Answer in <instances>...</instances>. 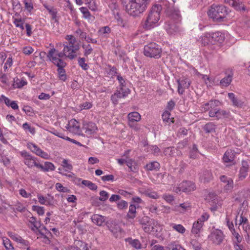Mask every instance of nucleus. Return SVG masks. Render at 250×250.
<instances>
[{
  "label": "nucleus",
  "instance_id": "42",
  "mask_svg": "<svg viewBox=\"0 0 250 250\" xmlns=\"http://www.w3.org/2000/svg\"><path fill=\"white\" fill-rule=\"evenodd\" d=\"M27 83V82L24 79H18L14 81L13 86L15 88H21L23 86L26 85Z\"/></svg>",
  "mask_w": 250,
  "mask_h": 250
},
{
  "label": "nucleus",
  "instance_id": "43",
  "mask_svg": "<svg viewBox=\"0 0 250 250\" xmlns=\"http://www.w3.org/2000/svg\"><path fill=\"white\" fill-rule=\"evenodd\" d=\"M61 166L65 170V172H70L73 169V166L68 163V161L66 159H63Z\"/></svg>",
  "mask_w": 250,
  "mask_h": 250
},
{
  "label": "nucleus",
  "instance_id": "53",
  "mask_svg": "<svg viewBox=\"0 0 250 250\" xmlns=\"http://www.w3.org/2000/svg\"><path fill=\"white\" fill-rule=\"evenodd\" d=\"M37 231L39 232V233L44 237L46 238L47 237V236L48 234H50V232L46 228V227L43 226L42 225V227L41 228L37 230Z\"/></svg>",
  "mask_w": 250,
  "mask_h": 250
},
{
  "label": "nucleus",
  "instance_id": "14",
  "mask_svg": "<svg viewBox=\"0 0 250 250\" xmlns=\"http://www.w3.org/2000/svg\"><path fill=\"white\" fill-rule=\"evenodd\" d=\"M27 146L32 152L35 153L37 155H38L45 159H48L49 158V156L48 153L42 150L35 144L32 143H29L27 144Z\"/></svg>",
  "mask_w": 250,
  "mask_h": 250
},
{
  "label": "nucleus",
  "instance_id": "21",
  "mask_svg": "<svg viewBox=\"0 0 250 250\" xmlns=\"http://www.w3.org/2000/svg\"><path fill=\"white\" fill-rule=\"evenodd\" d=\"M128 120V125L129 126H133V123L134 122H139L141 120V115L140 114L136 111L130 112L127 116Z\"/></svg>",
  "mask_w": 250,
  "mask_h": 250
},
{
  "label": "nucleus",
  "instance_id": "17",
  "mask_svg": "<svg viewBox=\"0 0 250 250\" xmlns=\"http://www.w3.org/2000/svg\"><path fill=\"white\" fill-rule=\"evenodd\" d=\"M180 188L182 192H188L194 190L196 187L192 182L185 181L180 184Z\"/></svg>",
  "mask_w": 250,
  "mask_h": 250
},
{
  "label": "nucleus",
  "instance_id": "40",
  "mask_svg": "<svg viewBox=\"0 0 250 250\" xmlns=\"http://www.w3.org/2000/svg\"><path fill=\"white\" fill-rule=\"evenodd\" d=\"M2 243L6 250H14V248L8 238L6 237H3Z\"/></svg>",
  "mask_w": 250,
  "mask_h": 250
},
{
  "label": "nucleus",
  "instance_id": "64",
  "mask_svg": "<svg viewBox=\"0 0 250 250\" xmlns=\"http://www.w3.org/2000/svg\"><path fill=\"white\" fill-rule=\"evenodd\" d=\"M151 250H170V249L168 247H164L160 245H154Z\"/></svg>",
  "mask_w": 250,
  "mask_h": 250
},
{
  "label": "nucleus",
  "instance_id": "31",
  "mask_svg": "<svg viewBox=\"0 0 250 250\" xmlns=\"http://www.w3.org/2000/svg\"><path fill=\"white\" fill-rule=\"evenodd\" d=\"M203 225L197 221L195 222L192 226L191 232L194 234H198L200 233L202 229Z\"/></svg>",
  "mask_w": 250,
  "mask_h": 250
},
{
  "label": "nucleus",
  "instance_id": "38",
  "mask_svg": "<svg viewBox=\"0 0 250 250\" xmlns=\"http://www.w3.org/2000/svg\"><path fill=\"white\" fill-rule=\"evenodd\" d=\"M232 75L229 74L221 80L220 85L222 86H228L232 81Z\"/></svg>",
  "mask_w": 250,
  "mask_h": 250
},
{
  "label": "nucleus",
  "instance_id": "47",
  "mask_svg": "<svg viewBox=\"0 0 250 250\" xmlns=\"http://www.w3.org/2000/svg\"><path fill=\"white\" fill-rule=\"evenodd\" d=\"M146 167L148 170H153L158 169L160 167V164L157 162H153L147 164Z\"/></svg>",
  "mask_w": 250,
  "mask_h": 250
},
{
  "label": "nucleus",
  "instance_id": "60",
  "mask_svg": "<svg viewBox=\"0 0 250 250\" xmlns=\"http://www.w3.org/2000/svg\"><path fill=\"white\" fill-rule=\"evenodd\" d=\"M190 244L192 246V248L194 250H201V244L197 241L196 240L192 239L190 241Z\"/></svg>",
  "mask_w": 250,
  "mask_h": 250
},
{
  "label": "nucleus",
  "instance_id": "9",
  "mask_svg": "<svg viewBox=\"0 0 250 250\" xmlns=\"http://www.w3.org/2000/svg\"><path fill=\"white\" fill-rule=\"evenodd\" d=\"M220 104V103L218 100H210L208 102L203 104L201 107L203 111H208V116L212 117L211 113L216 112V110L218 109L217 107Z\"/></svg>",
  "mask_w": 250,
  "mask_h": 250
},
{
  "label": "nucleus",
  "instance_id": "62",
  "mask_svg": "<svg viewBox=\"0 0 250 250\" xmlns=\"http://www.w3.org/2000/svg\"><path fill=\"white\" fill-rule=\"evenodd\" d=\"M128 206V203L125 200H121L117 203V207L120 209H126Z\"/></svg>",
  "mask_w": 250,
  "mask_h": 250
},
{
  "label": "nucleus",
  "instance_id": "2",
  "mask_svg": "<svg viewBox=\"0 0 250 250\" xmlns=\"http://www.w3.org/2000/svg\"><path fill=\"white\" fill-rule=\"evenodd\" d=\"M149 0H129L126 5L128 14L133 17H138L146 9Z\"/></svg>",
  "mask_w": 250,
  "mask_h": 250
},
{
  "label": "nucleus",
  "instance_id": "35",
  "mask_svg": "<svg viewBox=\"0 0 250 250\" xmlns=\"http://www.w3.org/2000/svg\"><path fill=\"white\" fill-rule=\"evenodd\" d=\"M200 177L206 182H209L212 179V174L209 170H206L201 173Z\"/></svg>",
  "mask_w": 250,
  "mask_h": 250
},
{
  "label": "nucleus",
  "instance_id": "34",
  "mask_svg": "<svg viewBox=\"0 0 250 250\" xmlns=\"http://www.w3.org/2000/svg\"><path fill=\"white\" fill-rule=\"evenodd\" d=\"M44 7L48 11L49 13L51 15L52 19L53 20H54L55 21H57V10L56 9H54L53 7H51L45 4L44 5Z\"/></svg>",
  "mask_w": 250,
  "mask_h": 250
},
{
  "label": "nucleus",
  "instance_id": "27",
  "mask_svg": "<svg viewBox=\"0 0 250 250\" xmlns=\"http://www.w3.org/2000/svg\"><path fill=\"white\" fill-rule=\"evenodd\" d=\"M91 220L93 223L99 226H102L105 220L104 216L99 214L93 215L91 217Z\"/></svg>",
  "mask_w": 250,
  "mask_h": 250
},
{
  "label": "nucleus",
  "instance_id": "13",
  "mask_svg": "<svg viewBox=\"0 0 250 250\" xmlns=\"http://www.w3.org/2000/svg\"><path fill=\"white\" fill-rule=\"evenodd\" d=\"M82 130L85 136L88 137L95 133L98 130L96 124L93 122H84Z\"/></svg>",
  "mask_w": 250,
  "mask_h": 250
},
{
  "label": "nucleus",
  "instance_id": "51",
  "mask_svg": "<svg viewBox=\"0 0 250 250\" xmlns=\"http://www.w3.org/2000/svg\"><path fill=\"white\" fill-rule=\"evenodd\" d=\"M80 11L83 14V17L84 19H90L91 18V14L88 11V9L85 7H82L80 8Z\"/></svg>",
  "mask_w": 250,
  "mask_h": 250
},
{
  "label": "nucleus",
  "instance_id": "39",
  "mask_svg": "<svg viewBox=\"0 0 250 250\" xmlns=\"http://www.w3.org/2000/svg\"><path fill=\"white\" fill-rule=\"evenodd\" d=\"M136 208L134 205H130L129 208V211L127 214V217L129 219H133L136 216Z\"/></svg>",
  "mask_w": 250,
  "mask_h": 250
},
{
  "label": "nucleus",
  "instance_id": "26",
  "mask_svg": "<svg viewBox=\"0 0 250 250\" xmlns=\"http://www.w3.org/2000/svg\"><path fill=\"white\" fill-rule=\"evenodd\" d=\"M65 39L67 40L68 42H64L63 44H65V45H70L72 47L74 46H77L80 48V44L77 42V40L76 38L72 35H67L65 37Z\"/></svg>",
  "mask_w": 250,
  "mask_h": 250
},
{
  "label": "nucleus",
  "instance_id": "55",
  "mask_svg": "<svg viewBox=\"0 0 250 250\" xmlns=\"http://www.w3.org/2000/svg\"><path fill=\"white\" fill-rule=\"evenodd\" d=\"M248 169L246 168H240L239 174V178L240 180H242L245 179L248 174Z\"/></svg>",
  "mask_w": 250,
  "mask_h": 250
},
{
  "label": "nucleus",
  "instance_id": "45",
  "mask_svg": "<svg viewBox=\"0 0 250 250\" xmlns=\"http://www.w3.org/2000/svg\"><path fill=\"white\" fill-rule=\"evenodd\" d=\"M170 113L169 111H165L162 114V118L165 122L168 123H173V118H170Z\"/></svg>",
  "mask_w": 250,
  "mask_h": 250
},
{
  "label": "nucleus",
  "instance_id": "28",
  "mask_svg": "<svg viewBox=\"0 0 250 250\" xmlns=\"http://www.w3.org/2000/svg\"><path fill=\"white\" fill-rule=\"evenodd\" d=\"M38 166L39 168H41V170L44 172L48 171L49 170H54L55 168L54 165L49 162H45L44 166L40 164Z\"/></svg>",
  "mask_w": 250,
  "mask_h": 250
},
{
  "label": "nucleus",
  "instance_id": "25",
  "mask_svg": "<svg viewBox=\"0 0 250 250\" xmlns=\"http://www.w3.org/2000/svg\"><path fill=\"white\" fill-rule=\"evenodd\" d=\"M228 97L234 106L240 107L243 105L244 102L236 97L233 93H228Z\"/></svg>",
  "mask_w": 250,
  "mask_h": 250
},
{
  "label": "nucleus",
  "instance_id": "11",
  "mask_svg": "<svg viewBox=\"0 0 250 250\" xmlns=\"http://www.w3.org/2000/svg\"><path fill=\"white\" fill-rule=\"evenodd\" d=\"M20 154L22 157L24 158V163L29 168L33 167H36L39 168L40 164L37 163L36 158L30 155L27 151L23 150L20 152Z\"/></svg>",
  "mask_w": 250,
  "mask_h": 250
},
{
  "label": "nucleus",
  "instance_id": "32",
  "mask_svg": "<svg viewBox=\"0 0 250 250\" xmlns=\"http://www.w3.org/2000/svg\"><path fill=\"white\" fill-rule=\"evenodd\" d=\"M85 4L87 5L89 9L95 11L98 9V4L96 0H83Z\"/></svg>",
  "mask_w": 250,
  "mask_h": 250
},
{
  "label": "nucleus",
  "instance_id": "19",
  "mask_svg": "<svg viewBox=\"0 0 250 250\" xmlns=\"http://www.w3.org/2000/svg\"><path fill=\"white\" fill-rule=\"evenodd\" d=\"M130 152V150H127L125 151L124 154L123 155V157H126L127 159L126 162V165L130 169V171H134L136 170V163L135 161L132 159H130L129 157V154Z\"/></svg>",
  "mask_w": 250,
  "mask_h": 250
},
{
  "label": "nucleus",
  "instance_id": "5",
  "mask_svg": "<svg viewBox=\"0 0 250 250\" xmlns=\"http://www.w3.org/2000/svg\"><path fill=\"white\" fill-rule=\"evenodd\" d=\"M162 49L157 44L151 42L145 45L144 49V55L148 57L158 59L162 55Z\"/></svg>",
  "mask_w": 250,
  "mask_h": 250
},
{
  "label": "nucleus",
  "instance_id": "1",
  "mask_svg": "<svg viewBox=\"0 0 250 250\" xmlns=\"http://www.w3.org/2000/svg\"><path fill=\"white\" fill-rule=\"evenodd\" d=\"M162 3H163V2ZM162 9H163V4H157L152 7L146 20L142 24L144 29L150 30L158 25V21L160 18V13Z\"/></svg>",
  "mask_w": 250,
  "mask_h": 250
},
{
  "label": "nucleus",
  "instance_id": "44",
  "mask_svg": "<svg viewBox=\"0 0 250 250\" xmlns=\"http://www.w3.org/2000/svg\"><path fill=\"white\" fill-rule=\"evenodd\" d=\"M82 47L84 50V56L85 57H87L89 55L91 54L93 51V48L89 44H83L82 45Z\"/></svg>",
  "mask_w": 250,
  "mask_h": 250
},
{
  "label": "nucleus",
  "instance_id": "33",
  "mask_svg": "<svg viewBox=\"0 0 250 250\" xmlns=\"http://www.w3.org/2000/svg\"><path fill=\"white\" fill-rule=\"evenodd\" d=\"M13 23L15 24L16 27L20 28L21 30H23L24 29V20L20 18H16L14 17H13Z\"/></svg>",
  "mask_w": 250,
  "mask_h": 250
},
{
  "label": "nucleus",
  "instance_id": "54",
  "mask_svg": "<svg viewBox=\"0 0 250 250\" xmlns=\"http://www.w3.org/2000/svg\"><path fill=\"white\" fill-rule=\"evenodd\" d=\"M85 59L84 58H79L78 59V63L79 65L84 70H87L89 66L87 63L85 62Z\"/></svg>",
  "mask_w": 250,
  "mask_h": 250
},
{
  "label": "nucleus",
  "instance_id": "48",
  "mask_svg": "<svg viewBox=\"0 0 250 250\" xmlns=\"http://www.w3.org/2000/svg\"><path fill=\"white\" fill-rule=\"evenodd\" d=\"M23 3L24 4L25 9L28 11L31 12L33 9V4L31 0H24Z\"/></svg>",
  "mask_w": 250,
  "mask_h": 250
},
{
  "label": "nucleus",
  "instance_id": "8",
  "mask_svg": "<svg viewBox=\"0 0 250 250\" xmlns=\"http://www.w3.org/2000/svg\"><path fill=\"white\" fill-rule=\"evenodd\" d=\"M138 221L146 232L153 231L154 226L157 224V221L151 219L147 216H144L140 218Z\"/></svg>",
  "mask_w": 250,
  "mask_h": 250
},
{
  "label": "nucleus",
  "instance_id": "29",
  "mask_svg": "<svg viewBox=\"0 0 250 250\" xmlns=\"http://www.w3.org/2000/svg\"><path fill=\"white\" fill-rule=\"evenodd\" d=\"M211 37L209 33H206L200 38V42L204 46L211 44Z\"/></svg>",
  "mask_w": 250,
  "mask_h": 250
},
{
  "label": "nucleus",
  "instance_id": "49",
  "mask_svg": "<svg viewBox=\"0 0 250 250\" xmlns=\"http://www.w3.org/2000/svg\"><path fill=\"white\" fill-rule=\"evenodd\" d=\"M38 199L39 200V202L42 205H50V201L46 197H44L41 194H38L37 195Z\"/></svg>",
  "mask_w": 250,
  "mask_h": 250
},
{
  "label": "nucleus",
  "instance_id": "37",
  "mask_svg": "<svg viewBox=\"0 0 250 250\" xmlns=\"http://www.w3.org/2000/svg\"><path fill=\"white\" fill-rule=\"evenodd\" d=\"M142 193L146 195V196H147L149 198L154 199H157L159 198V196L157 194V193L155 191H152L150 190L149 189H146L145 190L143 191H142Z\"/></svg>",
  "mask_w": 250,
  "mask_h": 250
},
{
  "label": "nucleus",
  "instance_id": "12",
  "mask_svg": "<svg viewBox=\"0 0 250 250\" xmlns=\"http://www.w3.org/2000/svg\"><path fill=\"white\" fill-rule=\"evenodd\" d=\"M224 2L229 4L240 12H248L249 9L245 6L243 0H224Z\"/></svg>",
  "mask_w": 250,
  "mask_h": 250
},
{
  "label": "nucleus",
  "instance_id": "24",
  "mask_svg": "<svg viewBox=\"0 0 250 250\" xmlns=\"http://www.w3.org/2000/svg\"><path fill=\"white\" fill-rule=\"evenodd\" d=\"M28 221L32 226L31 229L34 231H37L42 227L41 222L37 221L36 218L33 216L29 217L28 218Z\"/></svg>",
  "mask_w": 250,
  "mask_h": 250
},
{
  "label": "nucleus",
  "instance_id": "6",
  "mask_svg": "<svg viewBox=\"0 0 250 250\" xmlns=\"http://www.w3.org/2000/svg\"><path fill=\"white\" fill-rule=\"evenodd\" d=\"M163 9L165 10L166 15L171 19L180 21L181 16L178 8H175L173 5H171L169 1L166 0L163 1Z\"/></svg>",
  "mask_w": 250,
  "mask_h": 250
},
{
  "label": "nucleus",
  "instance_id": "30",
  "mask_svg": "<svg viewBox=\"0 0 250 250\" xmlns=\"http://www.w3.org/2000/svg\"><path fill=\"white\" fill-rule=\"evenodd\" d=\"M130 90L128 88L121 87L119 90H117L115 92L119 99L123 98L126 97L129 93Z\"/></svg>",
  "mask_w": 250,
  "mask_h": 250
},
{
  "label": "nucleus",
  "instance_id": "46",
  "mask_svg": "<svg viewBox=\"0 0 250 250\" xmlns=\"http://www.w3.org/2000/svg\"><path fill=\"white\" fill-rule=\"evenodd\" d=\"M82 184L85 186L88 187L89 189L93 190H95L97 189V185L92 182L88 180H83Z\"/></svg>",
  "mask_w": 250,
  "mask_h": 250
},
{
  "label": "nucleus",
  "instance_id": "52",
  "mask_svg": "<svg viewBox=\"0 0 250 250\" xmlns=\"http://www.w3.org/2000/svg\"><path fill=\"white\" fill-rule=\"evenodd\" d=\"M22 128L26 132L28 131L33 135L35 133V129L34 127L31 126L27 123H25L23 124Z\"/></svg>",
  "mask_w": 250,
  "mask_h": 250
},
{
  "label": "nucleus",
  "instance_id": "58",
  "mask_svg": "<svg viewBox=\"0 0 250 250\" xmlns=\"http://www.w3.org/2000/svg\"><path fill=\"white\" fill-rule=\"evenodd\" d=\"M92 104L89 102H85L79 105V107L81 110L83 109H88L92 107Z\"/></svg>",
  "mask_w": 250,
  "mask_h": 250
},
{
  "label": "nucleus",
  "instance_id": "59",
  "mask_svg": "<svg viewBox=\"0 0 250 250\" xmlns=\"http://www.w3.org/2000/svg\"><path fill=\"white\" fill-rule=\"evenodd\" d=\"M32 208L33 210L36 211L39 215H42L44 213V209L43 207L33 206Z\"/></svg>",
  "mask_w": 250,
  "mask_h": 250
},
{
  "label": "nucleus",
  "instance_id": "61",
  "mask_svg": "<svg viewBox=\"0 0 250 250\" xmlns=\"http://www.w3.org/2000/svg\"><path fill=\"white\" fill-rule=\"evenodd\" d=\"M99 194L100 195V197H99V200L101 201H106L109 197V194L104 190L101 191Z\"/></svg>",
  "mask_w": 250,
  "mask_h": 250
},
{
  "label": "nucleus",
  "instance_id": "15",
  "mask_svg": "<svg viewBox=\"0 0 250 250\" xmlns=\"http://www.w3.org/2000/svg\"><path fill=\"white\" fill-rule=\"evenodd\" d=\"M178 84V92L179 94L182 95L185 92V90L189 87L190 82L188 79L182 78L177 80Z\"/></svg>",
  "mask_w": 250,
  "mask_h": 250
},
{
  "label": "nucleus",
  "instance_id": "10",
  "mask_svg": "<svg viewBox=\"0 0 250 250\" xmlns=\"http://www.w3.org/2000/svg\"><path fill=\"white\" fill-rule=\"evenodd\" d=\"M208 239L216 245H220L224 238L223 232L220 229L213 230L208 236Z\"/></svg>",
  "mask_w": 250,
  "mask_h": 250
},
{
  "label": "nucleus",
  "instance_id": "7",
  "mask_svg": "<svg viewBox=\"0 0 250 250\" xmlns=\"http://www.w3.org/2000/svg\"><path fill=\"white\" fill-rule=\"evenodd\" d=\"M63 49L62 52H59L58 50L55 49L54 54L56 57L61 58L65 57L70 60H73L77 57L76 52L79 50V47L77 46L72 47L70 45H65L63 44Z\"/></svg>",
  "mask_w": 250,
  "mask_h": 250
},
{
  "label": "nucleus",
  "instance_id": "18",
  "mask_svg": "<svg viewBox=\"0 0 250 250\" xmlns=\"http://www.w3.org/2000/svg\"><path fill=\"white\" fill-rule=\"evenodd\" d=\"M165 29L167 33L170 35L175 36L180 34L179 27L175 23H169L167 22L165 25Z\"/></svg>",
  "mask_w": 250,
  "mask_h": 250
},
{
  "label": "nucleus",
  "instance_id": "3",
  "mask_svg": "<svg viewBox=\"0 0 250 250\" xmlns=\"http://www.w3.org/2000/svg\"><path fill=\"white\" fill-rule=\"evenodd\" d=\"M54 48H51L48 51L47 57L55 65L58 67V73L60 80L65 81L66 80L65 71L63 69L66 65V63L62 59L56 57L54 54L55 52Z\"/></svg>",
  "mask_w": 250,
  "mask_h": 250
},
{
  "label": "nucleus",
  "instance_id": "36",
  "mask_svg": "<svg viewBox=\"0 0 250 250\" xmlns=\"http://www.w3.org/2000/svg\"><path fill=\"white\" fill-rule=\"evenodd\" d=\"M170 226L174 230H176L179 233L184 234L186 231V229L181 224L171 223Z\"/></svg>",
  "mask_w": 250,
  "mask_h": 250
},
{
  "label": "nucleus",
  "instance_id": "16",
  "mask_svg": "<svg viewBox=\"0 0 250 250\" xmlns=\"http://www.w3.org/2000/svg\"><path fill=\"white\" fill-rule=\"evenodd\" d=\"M67 128L69 131L75 134H79L81 131L79 124L75 119H72L69 122Z\"/></svg>",
  "mask_w": 250,
  "mask_h": 250
},
{
  "label": "nucleus",
  "instance_id": "4",
  "mask_svg": "<svg viewBox=\"0 0 250 250\" xmlns=\"http://www.w3.org/2000/svg\"><path fill=\"white\" fill-rule=\"evenodd\" d=\"M229 8L223 5H212L208 14L210 18L215 21H222L229 14Z\"/></svg>",
  "mask_w": 250,
  "mask_h": 250
},
{
  "label": "nucleus",
  "instance_id": "20",
  "mask_svg": "<svg viewBox=\"0 0 250 250\" xmlns=\"http://www.w3.org/2000/svg\"><path fill=\"white\" fill-rule=\"evenodd\" d=\"M210 35L211 44H215L217 42L221 43L225 39L224 35L220 32L210 33Z\"/></svg>",
  "mask_w": 250,
  "mask_h": 250
},
{
  "label": "nucleus",
  "instance_id": "22",
  "mask_svg": "<svg viewBox=\"0 0 250 250\" xmlns=\"http://www.w3.org/2000/svg\"><path fill=\"white\" fill-rule=\"evenodd\" d=\"M212 118H215L219 120L222 118H229V112L226 110L219 109L216 110V112L211 113Z\"/></svg>",
  "mask_w": 250,
  "mask_h": 250
},
{
  "label": "nucleus",
  "instance_id": "57",
  "mask_svg": "<svg viewBox=\"0 0 250 250\" xmlns=\"http://www.w3.org/2000/svg\"><path fill=\"white\" fill-rule=\"evenodd\" d=\"M129 242L132 245V246L133 247L135 248L136 249H140L141 248V244L138 240L130 239V240L129 241Z\"/></svg>",
  "mask_w": 250,
  "mask_h": 250
},
{
  "label": "nucleus",
  "instance_id": "41",
  "mask_svg": "<svg viewBox=\"0 0 250 250\" xmlns=\"http://www.w3.org/2000/svg\"><path fill=\"white\" fill-rule=\"evenodd\" d=\"M206 133H211L215 131V125L211 122L206 124L203 127Z\"/></svg>",
  "mask_w": 250,
  "mask_h": 250
},
{
  "label": "nucleus",
  "instance_id": "50",
  "mask_svg": "<svg viewBox=\"0 0 250 250\" xmlns=\"http://www.w3.org/2000/svg\"><path fill=\"white\" fill-rule=\"evenodd\" d=\"M224 186V190L226 192H230L233 188V182L232 180H229L228 183L225 184Z\"/></svg>",
  "mask_w": 250,
  "mask_h": 250
},
{
  "label": "nucleus",
  "instance_id": "23",
  "mask_svg": "<svg viewBox=\"0 0 250 250\" xmlns=\"http://www.w3.org/2000/svg\"><path fill=\"white\" fill-rule=\"evenodd\" d=\"M234 151L231 149L227 150L223 157V161L225 163H231L234 159Z\"/></svg>",
  "mask_w": 250,
  "mask_h": 250
},
{
  "label": "nucleus",
  "instance_id": "56",
  "mask_svg": "<svg viewBox=\"0 0 250 250\" xmlns=\"http://www.w3.org/2000/svg\"><path fill=\"white\" fill-rule=\"evenodd\" d=\"M209 217V215L207 212H204L201 215V217L197 220V221L202 223L204 225L205 221H207Z\"/></svg>",
  "mask_w": 250,
  "mask_h": 250
},
{
  "label": "nucleus",
  "instance_id": "63",
  "mask_svg": "<svg viewBox=\"0 0 250 250\" xmlns=\"http://www.w3.org/2000/svg\"><path fill=\"white\" fill-rule=\"evenodd\" d=\"M110 32L111 29L108 26L102 27L99 30V32L101 35L109 34Z\"/></svg>",
  "mask_w": 250,
  "mask_h": 250
}]
</instances>
